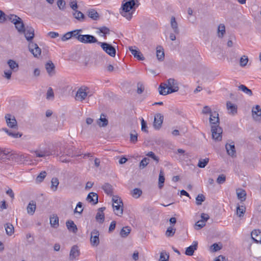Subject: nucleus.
Wrapping results in <instances>:
<instances>
[{"label":"nucleus","instance_id":"1","mask_svg":"<svg viewBox=\"0 0 261 261\" xmlns=\"http://www.w3.org/2000/svg\"><path fill=\"white\" fill-rule=\"evenodd\" d=\"M210 122L213 139L216 141L221 140L222 129L219 126V114L217 112H214L210 115Z\"/></svg>","mask_w":261,"mask_h":261},{"label":"nucleus","instance_id":"2","mask_svg":"<svg viewBox=\"0 0 261 261\" xmlns=\"http://www.w3.org/2000/svg\"><path fill=\"white\" fill-rule=\"evenodd\" d=\"M178 84L174 79L170 78L166 82L162 83L159 87L160 95H166L178 91Z\"/></svg>","mask_w":261,"mask_h":261},{"label":"nucleus","instance_id":"3","mask_svg":"<svg viewBox=\"0 0 261 261\" xmlns=\"http://www.w3.org/2000/svg\"><path fill=\"white\" fill-rule=\"evenodd\" d=\"M137 3H138V0H129L123 4L120 14L127 19L130 20L133 15V12H130V11L133 9L136 5L137 7L138 6L139 4H137Z\"/></svg>","mask_w":261,"mask_h":261},{"label":"nucleus","instance_id":"4","mask_svg":"<svg viewBox=\"0 0 261 261\" xmlns=\"http://www.w3.org/2000/svg\"><path fill=\"white\" fill-rule=\"evenodd\" d=\"M7 17L8 20L15 25L16 29L19 33H21L22 32L24 31V24L21 18L14 14L8 15Z\"/></svg>","mask_w":261,"mask_h":261},{"label":"nucleus","instance_id":"5","mask_svg":"<svg viewBox=\"0 0 261 261\" xmlns=\"http://www.w3.org/2000/svg\"><path fill=\"white\" fill-rule=\"evenodd\" d=\"M98 44L100 45L102 49L109 56L114 57L116 55V49L111 44L107 42H98Z\"/></svg>","mask_w":261,"mask_h":261},{"label":"nucleus","instance_id":"6","mask_svg":"<svg viewBox=\"0 0 261 261\" xmlns=\"http://www.w3.org/2000/svg\"><path fill=\"white\" fill-rule=\"evenodd\" d=\"M77 37L78 41L83 43H97L98 44L99 42L94 36L91 35H80Z\"/></svg>","mask_w":261,"mask_h":261},{"label":"nucleus","instance_id":"7","mask_svg":"<svg viewBox=\"0 0 261 261\" xmlns=\"http://www.w3.org/2000/svg\"><path fill=\"white\" fill-rule=\"evenodd\" d=\"M99 232L97 229L93 230L91 232L90 243L93 247H97L99 244Z\"/></svg>","mask_w":261,"mask_h":261},{"label":"nucleus","instance_id":"8","mask_svg":"<svg viewBox=\"0 0 261 261\" xmlns=\"http://www.w3.org/2000/svg\"><path fill=\"white\" fill-rule=\"evenodd\" d=\"M29 51L35 57H38L41 55V49L36 43H33V42H29Z\"/></svg>","mask_w":261,"mask_h":261},{"label":"nucleus","instance_id":"9","mask_svg":"<svg viewBox=\"0 0 261 261\" xmlns=\"http://www.w3.org/2000/svg\"><path fill=\"white\" fill-rule=\"evenodd\" d=\"M164 119V116L161 114L158 113L155 115L153 121V127L155 129L159 130L162 126Z\"/></svg>","mask_w":261,"mask_h":261},{"label":"nucleus","instance_id":"10","mask_svg":"<svg viewBox=\"0 0 261 261\" xmlns=\"http://www.w3.org/2000/svg\"><path fill=\"white\" fill-rule=\"evenodd\" d=\"M88 89L87 87H81L80 88L76 93L75 99L77 100L83 101L87 97L88 94L87 90Z\"/></svg>","mask_w":261,"mask_h":261},{"label":"nucleus","instance_id":"11","mask_svg":"<svg viewBox=\"0 0 261 261\" xmlns=\"http://www.w3.org/2000/svg\"><path fill=\"white\" fill-rule=\"evenodd\" d=\"M21 33L24 34L25 39L30 42H32L34 37V29L32 27L27 26L24 29V31Z\"/></svg>","mask_w":261,"mask_h":261},{"label":"nucleus","instance_id":"12","mask_svg":"<svg viewBox=\"0 0 261 261\" xmlns=\"http://www.w3.org/2000/svg\"><path fill=\"white\" fill-rule=\"evenodd\" d=\"M5 118L7 123V125L12 128L17 127V121L14 116H12L10 114H6Z\"/></svg>","mask_w":261,"mask_h":261},{"label":"nucleus","instance_id":"13","mask_svg":"<svg viewBox=\"0 0 261 261\" xmlns=\"http://www.w3.org/2000/svg\"><path fill=\"white\" fill-rule=\"evenodd\" d=\"M225 148L227 151V153L232 158L236 156V151L233 142L231 143H226L225 145Z\"/></svg>","mask_w":261,"mask_h":261},{"label":"nucleus","instance_id":"14","mask_svg":"<svg viewBox=\"0 0 261 261\" xmlns=\"http://www.w3.org/2000/svg\"><path fill=\"white\" fill-rule=\"evenodd\" d=\"M129 50L131 52L132 54L134 56L135 58H137L139 60L143 61L144 60L142 54L136 48V46H130L129 47Z\"/></svg>","mask_w":261,"mask_h":261},{"label":"nucleus","instance_id":"15","mask_svg":"<svg viewBox=\"0 0 261 261\" xmlns=\"http://www.w3.org/2000/svg\"><path fill=\"white\" fill-rule=\"evenodd\" d=\"M252 239L256 243H261V231L259 229L253 230L251 233Z\"/></svg>","mask_w":261,"mask_h":261},{"label":"nucleus","instance_id":"16","mask_svg":"<svg viewBox=\"0 0 261 261\" xmlns=\"http://www.w3.org/2000/svg\"><path fill=\"white\" fill-rule=\"evenodd\" d=\"M80 255V250L77 245H74L72 247L69 254V258L71 260L75 259Z\"/></svg>","mask_w":261,"mask_h":261},{"label":"nucleus","instance_id":"17","mask_svg":"<svg viewBox=\"0 0 261 261\" xmlns=\"http://www.w3.org/2000/svg\"><path fill=\"white\" fill-rule=\"evenodd\" d=\"M198 246V242L194 241L193 244L186 248L185 254L187 255L191 256L193 254L195 250H197Z\"/></svg>","mask_w":261,"mask_h":261},{"label":"nucleus","instance_id":"18","mask_svg":"<svg viewBox=\"0 0 261 261\" xmlns=\"http://www.w3.org/2000/svg\"><path fill=\"white\" fill-rule=\"evenodd\" d=\"M66 225L69 231L76 233L77 231V227L72 220H68L66 222Z\"/></svg>","mask_w":261,"mask_h":261},{"label":"nucleus","instance_id":"19","mask_svg":"<svg viewBox=\"0 0 261 261\" xmlns=\"http://www.w3.org/2000/svg\"><path fill=\"white\" fill-rule=\"evenodd\" d=\"M87 200L93 204H95L98 202V195L94 192H90L87 196Z\"/></svg>","mask_w":261,"mask_h":261},{"label":"nucleus","instance_id":"20","mask_svg":"<svg viewBox=\"0 0 261 261\" xmlns=\"http://www.w3.org/2000/svg\"><path fill=\"white\" fill-rule=\"evenodd\" d=\"M36 208V203L34 200H31L28 204L27 210V213L30 215H33Z\"/></svg>","mask_w":261,"mask_h":261},{"label":"nucleus","instance_id":"21","mask_svg":"<svg viewBox=\"0 0 261 261\" xmlns=\"http://www.w3.org/2000/svg\"><path fill=\"white\" fill-rule=\"evenodd\" d=\"M87 15L89 17L94 20H97L99 18V14L94 9H90L87 11Z\"/></svg>","mask_w":261,"mask_h":261},{"label":"nucleus","instance_id":"22","mask_svg":"<svg viewBox=\"0 0 261 261\" xmlns=\"http://www.w3.org/2000/svg\"><path fill=\"white\" fill-rule=\"evenodd\" d=\"M55 65L51 61H49L45 64L46 70L50 76L55 74Z\"/></svg>","mask_w":261,"mask_h":261},{"label":"nucleus","instance_id":"23","mask_svg":"<svg viewBox=\"0 0 261 261\" xmlns=\"http://www.w3.org/2000/svg\"><path fill=\"white\" fill-rule=\"evenodd\" d=\"M226 107L229 111V114L234 115L237 113V107L234 104L232 103L230 101H227L226 103Z\"/></svg>","mask_w":261,"mask_h":261},{"label":"nucleus","instance_id":"24","mask_svg":"<svg viewBox=\"0 0 261 261\" xmlns=\"http://www.w3.org/2000/svg\"><path fill=\"white\" fill-rule=\"evenodd\" d=\"M7 64L9 65L10 70L13 72H16L18 70L19 65L16 61L10 59L8 61Z\"/></svg>","mask_w":261,"mask_h":261},{"label":"nucleus","instance_id":"25","mask_svg":"<svg viewBox=\"0 0 261 261\" xmlns=\"http://www.w3.org/2000/svg\"><path fill=\"white\" fill-rule=\"evenodd\" d=\"M72 15L74 18L81 22L84 21L85 19V15L82 12L78 11L77 10L73 11Z\"/></svg>","mask_w":261,"mask_h":261},{"label":"nucleus","instance_id":"26","mask_svg":"<svg viewBox=\"0 0 261 261\" xmlns=\"http://www.w3.org/2000/svg\"><path fill=\"white\" fill-rule=\"evenodd\" d=\"M123 204L116 205L113 204V211L115 214L118 216H121L123 212Z\"/></svg>","mask_w":261,"mask_h":261},{"label":"nucleus","instance_id":"27","mask_svg":"<svg viewBox=\"0 0 261 261\" xmlns=\"http://www.w3.org/2000/svg\"><path fill=\"white\" fill-rule=\"evenodd\" d=\"M50 224L51 227L57 228L59 226V218L56 215L50 217Z\"/></svg>","mask_w":261,"mask_h":261},{"label":"nucleus","instance_id":"28","mask_svg":"<svg viewBox=\"0 0 261 261\" xmlns=\"http://www.w3.org/2000/svg\"><path fill=\"white\" fill-rule=\"evenodd\" d=\"M156 57L159 61H163L165 58L164 51L163 47L159 46L156 47Z\"/></svg>","mask_w":261,"mask_h":261},{"label":"nucleus","instance_id":"29","mask_svg":"<svg viewBox=\"0 0 261 261\" xmlns=\"http://www.w3.org/2000/svg\"><path fill=\"white\" fill-rule=\"evenodd\" d=\"M97 124L100 127H105L108 125V120L104 114H101L100 118L97 120Z\"/></svg>","mask_w":261,"mask_h":261},{"label":"nucleus","instance_id":"30","mask_svg":"<svg viewBox=\"0 0 261 261\" xmlns=\"http://www.w3.org/2000/svg\"><path fill=\"white\" fill-rule=\"evenodd\" d=\"M237 197L241 201H244L246 200V193L243 189L237 190Z\"/></svg>","mask_w":261,"mask_h":261},{"label":"nucleus","instance_id":"31","mask_svg":"<svg viewBox=\"0 0 261 261\" xmlns=\"http://www.w3.org/2000/svg\"><path fill=\"white\" fill-rule=\"evenodd\" d=\"M6 232L7 235L11 236L14 232V228L13 225L10 223H7L5 225Z\"/></svg>","mask_w":261,"mask_h":261},{"label":"nucleus","instance_id":"32","mask_svg":"<svg viewBox=\"0 0 261 261\" xmlns=\"http://www.w3.org/2000/svg\"><path fill=\"white\" fill-rule=\"evenodd\" d=\"M252 115L255 120H257L258 117L261 116V109L258 105H256L255 108L252 109Z\"/></svg>","mask_w":261,"mask_h":261},{"label":"nucleus","instance_id":"33","mask_svg":"<svg viewBox=\"0 0 261 261\" xmlns=\"http://www.w3.org/2000/svg\"><path fill=\"white\" fill-rule=\"evenodd\" d=\"M171 28L173 29L174 32L175 34H178L179 33V29L178 28V24L177 23L175 20V18L174 16H172L171 18Z\"/></svg>","mask_w":261,"mask_h":261},{"label":"nucleus","instance_id":"34","mask_svg":"<svg viewBox=\"0 0 261 261\" xmlns=\"http://www.w3.org/2000/svg\"><path fill=\"white\" fill-rule=\"evenodd\" d=\"M131 229L129 226L123 227L120 232V234L122 238H126L130 232Z\"/></svg>","mask_w":261,"mask_h":261},{"label":"nucleus","instance_id":"35","mask_svg":"<svg viewBox=\"0 0 261 261\" xmlns=\"http://www.w3.org/2000/svg\"><path fill=\"white\" fill-rule=\"evenodd\" d=\"M246 211V207L244 205H238L237 207V214L239 217H243Z\"/></svg>","mask_w":261,"mask_h":261},{"label":"nucleus","instance_id":"36","mask_svg":"<svg viewBox=\"0 0 261 261\" xmlns=\"http://www.w3.org/2000/svg\"><path fill=\"white\" fill-rule=\"evenodd\" d=\"M3 130L9 136L14 138H20L22 136L21 134H19V133H13L6 128H3Z\"/></svg>","mask_w":261,"mask_h":261},{"label":"nucleus","instance_id":"37","mask_svg":"<svg viewBox=\"0 0 261 261\" xmlns=\"http://www.w3.org/2000/svg\"><path fill=\"white\" fill-rule=\"evenodd\" d=\"M209 159L206 158L205 159H200L198 161L197 166L200 168H204L208 163Z\"/></svg>","mask_w":261,"mask_h":261},{"label":"nucleus","instance_id":"38","mask_svg":"<svg viewBox=\"0 0 261 261\" xmlns=\"http://www.w3.org/2000/svg\"><path fill=\"white\" fill-rule=\"evenodd\" d=\"M142 194V190L139 188H135L131 192L132 196L135 198H138Z\"/></svg>","mask_w":261,"mask_h":261},{"label":"nucleus","instance_id":"39","mask_svg":"<svg viewBox=\"0 0 261 261\" xmlns=\"http://www.w3.org/2000/svg\"><path fill=\"white\" fill-rule=\"evenodd\" d=\"M102 189L104 190L105 193L108 195H111L113 193L112 186L108 183H106L104 184V185L102 186Z\"/></svg>","mask_w":261,"mask_h":261},{"label":"nucleus","instance_id":"40","mask_svg":"<svg viewBox=\"0 0 261 261\" xmlns=\"http://www.w3.org/2000/svg\"><path fill=\"white\" fill-rule=\"evenodd\" d=\"M59 180L57 177H54L51 181V189L54 191H57L59 185Z\"/></svg>","mask_w":261,"mask_h":261},{"label":"nucleus","instance_id":"41","mask_svg":"<svg viewBox=\"0 0 261 261\" xmlns=\"http://www.w3.org/2000/svg\"><path fill=\"white\" fill-rule=\"evenodd\" d=\"M238 88L240 90L242 91L249 96H252L253 94L252 91L244 85H241Z\"/></svg>","mask_w":261,"mask_h":261},{"label":"nucleus","instance_id":"42","mask_svg":"<svg viewBox=\"0 0 261 261\" xmlns=\"http://www.w3.org/2000/svg\"><path fill=\"white\" fill-rule=\"evenodd\" d=\"M218 37L222 38L225 33V27L223 24H220L218 28Z\"/></svg>","mask_w":261,"mask_h":261},{"label":"nucleus","instance_id":"43","mask_svg":"<svg viewBox=\"0 0 261 261\" xmlns=\"http://www.w3.org/2000/svg\"><path fill=\"white\" fill-rule=\"evenodd\" d=\"M165 181V177L164 176V173L162 171H161L159 174V189H162L164 186V183Z\"/></svg>","mask_w":261,"mask_h":261},{"label":"nucleus","instance_id":"44","mask_svg":"<svg viewBox=\"0 0 261 261\" xmlns=\"http://www.w3.org/2000/svg\"><path fill=\"white\" fill-rule=\"evenodd\" d=\"M205 200V197L202 194H199L197 195L196 198V204L197 205H200L202 204V202L204 201Z\"/></svg>","mask_w":261,"mask_h":261},{"label":"nucleus","instance_id":"45","mask_svg":"<svg viewBox=\"0 0 261 261\" xmlns=\"http://www.w3.org/2000/svg\"><path fill=\"white\" fill-rule=\"evenodd\" d=\"M97 29L99 30L98 33L103 34V35L102 36L105 37H106V35H108L110 34V31L109 29L106 27H100L99 28H98Z\"/></svg>","mask_w":261,"mask_h":261},{"label":"nucleus","instance_id":"46","mask_svg":"<svg viewBox=\"0 0 261 261\" xmlns=\"http://www.w3.org/2000/svg\"><path fill=\"white\" fill-rule=\"evenodd\" d=\"M96 220L99 223H102L105 220V215L103 213L98 212L95 217Z\"/></svg>","mask_w":261,"mask_h":261},{"label":"nucleus","instance_id":"47","mask_svg":"<svg viewBox=\"0 0 261 261\" xmlns=\"http://www.w3.org/2000/svg\"><path fill=\"white\" fill-rule=\"evenodd\" d=\"M46 175V172L45 171H42L40 173V174L37 176L36 178V181L37 182H42Z\"/></svg>","mask_w":261,"mask_h":261},{"label":"nucleus","instance_id":"48","mask_svg":"<svg viewBox=\"0 0 261 261\" xmlns=\"http://www.w3.org/2000/svg\"><path fill=\"white\" fill-rule=\"evenodd\" d=\"M169 258V254L166 252L162 251L160 253L159 261H168Z\"/></svg>","mask_w":261,"mask_h":261},{"label":"nucleus","instance_id":"49","mask_svg":"<svg viewBox=\"0 0 261 261\" xmlns=\"http://www.w3.org/2000/svg\"><path fill=\"white\" fill-rule=\"evenodd\" d=\"M175 232V229L173 228L172 227L170 226L169 227L166 231V236L167 237H170L174 236Z\"/></svg>","mask_w":261,"mask_h":261},{"label":"nucleus","instance_id":"50","mask_svg":"<svg viewBox=\"0 0 261 261\" xmlns=\"http://www.w3.org/2000/svg\"><path fill=\"white\" fill-rule=\"evenodd\" d=\"M138 141V135L134 130L130 134V141L132 143H135Z\"/></svg>","mask_w":261,"mask_h":261},{"label":"nucleus","instance_id":"51","mask_svg":"<svg viewBox=\"0 0 261 261\" xmlns=\"http://www.w3.org/2000/svg\"><path fill=\"white\" fill-rule=\"evenodd\" d=\"M149 159L147 158H143L140 163L139 167L140 168H145L149 163Z\"/></svg>","mask_w":261,"mask_h":261},{"label":"nucleus","instance_id":"52","mask_svg":"<svg viewBox=\"0 0 261 261\" xmlns=\"http://www.w3.org/2000/svg\"><path fill=\"white\" fill-rule=\"evenodd\" d=\"M54 98V93L53 89L51 87H49L46 93V99H53Z\"/></svg>","mask_w":261,"mask_h":261},{"label":"nucleus","instance_id":"53","mask_svg":"<svg viewBox=\"0 0 261 261\" xmlns=\"http://www.w3.org/2000/svg\"><path fill=\"white\" fill-rule=\"evenodd\" d=\"M248 62V58L247 56H243L240 58V65L242 67L245 66Z\"/></svg>","mask_w":261,"mask_h":261},{"label":"nucleus","instance_id":"54","mask_svg":"<svg viewBox=\"0 0 261 261\" xmlns=\"http://www.w3.org/2000/svg\"><path fill=\"white\" fill-rule=\"evenodd\" d=\"M113 204L116 205L123 204L122 200L120 198L117 196H114L112 198Z\"/></svg>","mask_w":261,"mask_h":261},{"label":"nucleus","instance_id":"55","mask_svg":"<svg viewBox=\"0 0 261 261\" xmlns=\"http://www.w3.org/2000/svg\"><path fill=\"white\" fill-rule=\"evenodd\" d=\"M82 206H83L82 203L81 202H79L76 205V206L74 211V212L81 214L83 211Z\"/></svg>","mask_w":261,"mask_h":261},{"label":"nucleus","instance_id":"56","mask_svg":"<svg viewBox=\"0 0 261 261\" xmlns=\"http://www.w3.org/2000/svg\"><path fill=\"white\" fill-rule=\"evenodd\" d=\"M205 225V223L204 221L199 220L195 223V229H200Z\"/></svg>","mask_w":261,"mask_h":261},{"label":"nucleus","instance_id":"57","mask_svg":"<svg viewBox=\"0 0 261 261\" xmlns=\"http://www.w3.org/2000/svg\"><path fill=\"white\" fill-rule=\"evenodd\" d=\"M226 180V176L224 174H222L220 175L217 179V182L219 184H222L225 182Z\"/></svg>","mask_w":261,"mask_h":261},{"label":"nucleus","instance_id":"58","mask_svg":"<svg viewBox=\"0 0 261 261\" xmlns=\"http://www.w3.org/2000/svg\"><path fill=\"white\" fill-rule=\"evenodd\" d=\"M141 130L145 133H148L147 125L146 122L144 120L143 118L141 119Z\"/></svg>","mask_w":261,"mask_h":261},{"label":"nucleus","instance_id":"59","mask_svg":"<svg viewBox=\"0 0 261 261\" xmlns=\"http://www.w3.org/2000/svg\"><path fill=\"white\" fill-rule=\"evenodd\" d=\"M65 2L63 0H58L57 5L60 10H63L65 8Z\"/></svg>","mask_w":261,"mask_h":261},{"label":"nucleus","instance_id":"60","mask_svg":"<svg viewBox=\"0 0 261 261\" xmlns=\"http://www.w3.org/2000/svg\"><path fill=\"white\" fill-rule=\"evenodd\" d=\"M8 16L3 11L0 10V23H4L7 19H8Z\"/></svg>","mask_w":261,"mask_h":261},{"label":"nucleus","instance_id":"61","mask_svg":"<svg viewBox=\"0 0 261 261\" xmlns=\"http://www.w3.org/2000/svg\"><path fill=\"white\" fill-rule=\"evenodd\" d=\"M221 248L222 247L219 246L218 244L214 243L211 246V250L212 252H216L220 250Z\"/></svg>","mask_w":261,"mask_h":261},{"label":"nucleus","instance_id":"62","mask_svg":"<svg viewBox=\"0 0 261 261\" xmlns=\"http://www.w3.org/2000/svg\"><path fill=\"white\" fill-rule=\"evenodd\" d=\"M81 32H82V30H75L70 31L71 37H74L78 40L77 37L79 36V35H80L79 34Z\"/></svg>","mask_w":261,"mask_h":261},{"label":"nucleus","instance_id":"63","mask_svg":"<svg viewBox=\"0 0 261 261\" xmlns=\"http://www.w3.org/2000/svg\"><path fill=\"white\" fill-rule=\"evenodd\" d=\"M146 155L152 158L153 160L155 161L157 163L159 161V159L158 156H156L154 153L152 151H149L146 154Z\"/></svg>","mask_w":261,"mask_h":261},{"label":"nucleus","instance_id":"64","mask_svg":"<svg viewBox=\"0 0 261 261\" xmlns=\"http://www.w3.org/2000/svg\"><path fill=\"white\" fill-rule=\"evenodd\" d=\"M202 113L203 114H211L213 112H212L211 108L208 106H204L202 109Z\"/></svg>","mask_w":261,"mask_h":261}]
</instances>
